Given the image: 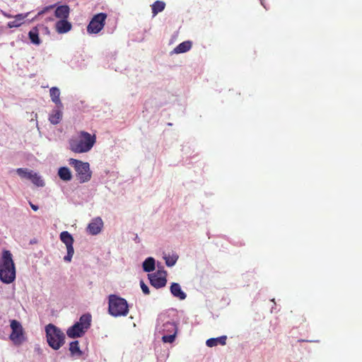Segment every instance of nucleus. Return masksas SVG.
<instances>
[{"instance_id":"f257e3e1","label":"nucleus","mask_w":362,"mask_h":362,"mask_svg":"<svg viewBox=\"0 0 362 362\" xmlns=\"http://www.w3.org/2000/svg\"><path fill=\"white\" fill-rule=\"evenodd\" d=\"M96 142L95 134L81 131L78 137L69 141V146L71 151L76 153H87L91 150Z\"/></svg>"},{"instance_id":"f03ea898","label":"nucleus","mask_w":362,"mask_h":362,"mask_svg":"<svg viewBox=\"0 0 362 362\" xmlns=\"http://www.w3.org/2000/svg\"><path fill=\"white\" fill-rule=\"evenodd\" d=\"M16 279V267L9 250H4L0 258V280L11 284Z\"/></svg>"},{"instance_id":"7ed1b4c3","label":"nucleus","mask_w":362,"mask_h":362,"mask_svg":"<svg viewBox=\"0 0 362 362\" xmlns=\"http://www.w3.org/2000/svg\"><path fill=\"white\" fill-rule=\"evenodd\" d=\"M47 341L50 347L58 350L64 344L65 335L57 326L49 324L45 327Z\"/></svg>"},{"instance_id":"20e7f679","label":"nucleus","mask_w":362,"mask_h":362,"mask_svg":"<svg viewBox=\"0 0 362 362\" xmlns=\"http://www.w3.org/2000/svg\"><path fill=\"white\" fill-rule=\"evenodd\" d=\"M109 313L114 317L126 316L129 313V306L124 298L116 295L109 296Z\"/></svg>"},{"instance_id":"39448f33","label":"nucleus","mask_w":362,"mask_h":362,"mask_svg":"<svg viewBox=\"0 0 362 362\" xmlns=\"http://www.w3.org/2000/svg\"><path fill=\"white\" fill-rule=\"evenodd\" d=\"M69 163L74 168L76 177L81 183L87 182L91 179L92 172L88 163L74 158H70Z\"/></svg>"},{"instance_id":"423d86ee","label":"nucleus","mask_w":362,"mask_h":362,"mask_svg":"<svg viewBox=\"0 0 362 362\" xmlns=\"http://www.w3.org/2000/svg\"><path fill=\"white\" fill-rule=\"evenodd\" d=\"M107 14L100 13L95 15L87 26V32L90 34L98 33L105 25Z\"/></svg>"},{"instance_id":"0eeeda50","label":"nucleus","mask_w":362,"mask_h":362,"mask_svg":"<svg viewBox=\"0 0 362 362\" xmlns=\"http://www.w3.org/2000/svg\"><path fill=\"white\" fill-rule=\"evenodd\" d=\"M11 328L12 329L10 334L11 340L15 344H21L25 339L24 330L22 325L18 321L13 320L11 321Z\"/></svg>"},{"instance_id":"6e6552de","label":"nucleus","mask_w":362,"mask_h":362,"mask_svg":"<svg viewBox=\"0 0 362 362\" xmlns=\"http://www.w3.org/2000/svg\"><path fill=\"white\" fill-rule=\"evenodd\" d=\"M60 240L66 245L67 250V255L64 256V259L65 262H71V258L74 253L73 247L74 238L68 231H63L60 234Z\"/></svg>"},{"instance_id":"1a4fd4ad","label":"nucleus","mask_w":362,"mask_h":362,"mask_svg":"<svg viewBox=\"0 0 362 362\" xmlns=\"http://www.w3.org/2000/svg\"><path fill=\"white\" fill-rule=\"evenodd\" d=\"M151 285L156 288L164 287L166 285V272L158 270L157 272L148 275Z\"/></svg>"},{"instance_id":"9d476101","label":"nucleus","mask_w":362,"mask_h":362,"mask_svg":"<svg viewBox=\"0 0 362 362\" xmlns=\"http://www.w3.org/2000/svg\"><path fill=\"white\" fill-rule=\"evenodd\" d=\"M103 227V221L102 218L100 217H96L88 225L87 232L92 235H95L100 233Z\"/></svg>"},{"instance_id":"9b49d317","label":"nucleus","mask_w":362,"mask_h":362,"mask_svg":"<svg viewBox=\"0 0 362 362\" xmlns=\"http://www.w3.org/2000/svg\"><path fill=\"white\" fill-rule=\"evenodd\" d=\"M45 29L47 30V28L44 26L43 25H38L34 28H33L28 33L29 39L31 42L34 45H40L41 41L39 37L40 30Z\"/></svg>"},{"instance_id":"f8f14e48","label":"nucleus","mask_w":362,"mask_h":362,"mask_svg":"<svg viewBox=\"0 0 362 362\" xmlns=\"http://www.w3.org/2000/svg\"><path fill=\"white\" fill-rule=\"evenodd\" d=\"M86 332V331L82 328L79 324L75 323L67 329L66 334L70 338H77L83 336Z\"/></svg>"},{"instance_id":"ddd939ff","label":"nucleus","mask_w":362,"mask_h":362,"mask_svg":"<svg viewBox=\"0 0 362 362\" xmlns=\"http://www.w3.org/2000/svg\"><path fill=\"white\" fill-rule=\"evenodd\" d=\"M71 24L66 19H62L56 23L55 28L58 33L62 34L69 32L71 29Z\"/></svg>"},{"instance_id":"4468645a","label":"nucleus","mask_w":362,"mask_h":362,"mask_svg":"<svg viewBox=\"0 0 362 362\" xmlns=\"http://www.w3.org/2000/svg\"><path fill=\"white\" fill-rule=\"evenodd\" d=\"M170 292L173 296L178 298L180 300L186 298V293L182 291L181 287L177 283H173L170 286Z\"/></svg>"},{"instance_id":"2eb2a0df","label":"nucleus","mask_w":362,"mask_h":362,"mask_svg":"<svg viewBox=\"0 0 362 362\" xmlns=\"http://www.w3.org/2000/svg\"><path fill=\"white\" fill-rule=\"evenodd\" d=\"M69 7L66 5H62L55 9L54 14L58 18L66 19L69 17Z\"/></svg>"},{"instance_id":"dca6fc26","label":"nucleus","mask_w":362,"mask_h":362,"mask_svg":"<svg viewBox=\"0 0 362 362\" xmlns=\"http://www.w3.org/2000/svg\"><path fill=\"white\" fill-rule=\"evenodd\" d=\"M227 337L223 335L217 338H211L206 340V344L209 347L216 346L218 344L226 345Z\"/></svg>"},{"instance_id":"f3484780","label":"nucleus","mask_w":362,"mask_h":362,"mask_svg":"<svg viewBox=\"0 0 362 362\" xmlns=\"http://www.w3.org/2000/svg\"><path fill=\"white\" fill-rule=\"evenodd\" d=\"M58 175L59 178L65 182L70 181L72 179L71 170L67 167H61L58 170Z\"/></svg>"},{"instance_id":"a211bd4d","label":"nucleus","mask_w":362,"mask_h":362,"mask_svg":"<svg viewBox=\"0 0 362 362\" xmlns=\"http://www.w3.org/2000/svg\"><path fill=\"white\" fill-rule=\"evenodd\" d=\"M49 94L52 100L57 105L62 107V103L60 100V91L59 89L57 87H52L49 90Z\"/></svg>"},{"instance_id":"6ab92c4d","label":"nucleus","mask_w":362,"mask_h":362,"mask_svg":"<svg viewBox=\"0 0 362 362\" xmlns=\"http://www.w3.org/2000/svg\"><path fill=\"white\" fill-rule=\"evenodd\" d=\"M191 41H185L179 44L173 50L175 54L185 53L192 48Z\"/></svg>"},{"instance_id":"aec40b11","label":"nucleus","mask_w":362,"mask_h":362,"mask_svg":"<svg viewBox=\"0 0 362 362\" xmlns=\"http://www.w3.org/2000/svg\"><path fill=\"white\" fill-rule=\"evenodd\" d=\"M62 118V112L59 109H55L52 111L49 116V121L53 124H57L60 122Z\"/></svg>"},{"instance_id":"412c9836","label":"nucleus","mask_w":362,"mask_h":362,"mask_svg":"<svg viewBox=\"0 0 362 362\" xmlns=\"http://www.w3.org/2000/svg\"><path fill=\"white\" fill-rule=\"evenodd\" d=\"M90 322H91V316L89 314H85L83 315L80 319L79 321L77 322V324H79V325L83 328L86 331L88 330V329L90 326Z\"/></svg>"},{"instance_id":"4be33fe9","label":"nucleus","mask_w":362,"mask_h":362,"mask_svg":"<svg viewBox=\"0 0 362 362\" xmlns=\"http://www.w3.org/2000/svg\"><path fill=\"white\" fill-rule=\"evenodd\" d=\"M165 4L161 1H156L151 5L153 16H156L158 13L165 9Z\"/></svg>"},{"instance_id":"5701e85b","label":"nucleus","mask_w":362,"mask_h":362,"mask_svg":"<svg viewBox=\"0 0 362 362\" xmlns=\"http://www.w3.org/2000/svg\"><path fill=\"white\" fill-rule=\"evenodd\" d=\"M143 269L144 272H151L155 269V259L153 257H148L143 262Z\"/></svg>"},{"instance_id":"b1692460","label":"nucleus","mask_w":362,"mask_h":362,"mask_svg":"<svg viewBox=\"0 0 362 362\" xmlns=\"http://www.w3.org/2000/svg\"><path fill=\"white\" fill-rule=\"evenodd\" d=\"M69 351L72 356H81L82 355V351L80 349L78 341H74L70 343Z\"/></svg>"},{"instance_id":"393cba45","label":"nucleus","mask_w":362,"mask_h":362,"mask_svg":"<svg viewBox=\"0 0 362 362\" xmlns=\"http://www.w3.org/2000/svg\"><path fill=\"white\" fill-rule=\"evenodd\" d=\"M28 180H30L34 185L38 187H42L45 185V182L40 177V176H39L36 173L34 172L31 177L29 178Z\"/></svg>"},{"instance_id":"a878e982","label":"nucleus","mask_w":362,"mask_h":362,"mask_svg":"<svg viewBox=\"0 0 362 362\" xmlns=\"http://www.w3.org/2000/svg\"><path fill=\"white\" fill-rule=\"evenodd\" d=\"M16 172L21 177H25L27 179L30 178L33 173V171L24 168H18Z\"/></svg>"},{"instance_id":"bb28decb","label":"nucleus","mask_w":362,"mask_h":362,"mask_svg":"<svg viewBox=\"0 0 362 362\" xmlns=\"http://www.w3.org/2000/svg\"><path fill=\"white\" fill-rule=\"evenodd\" d=\"M177 334V332H174L173 334L168 335H163L162 337V340L164 343H173Z\"/></svg>"},{"instance_id":"cd10ccee","label":"nucleus","mask_w":362,"mask_h":362,"mask_svg":"<svg viewBox=\"0 0 362 362\" xmlns=\"http://www.w3.org/2000/svg\"><path fill=\"white\" fill-rule=\"evenodd\" d=\"M164 330L172 332L173 333L174 332H177V327L176 325L174 322H166L164 324Z\"/></svg>"},{"instance_id":"c85d7f7f","label":"nucleus","mask_w":362,"mask_h":362,"mask_svg":"<svg viewBox=\"0 0 362 362\" xmlns=\"http://www.w3.org/2000/svg\"><path fill=\"white\" fill-rule=\"evenodd\" d=\"M54 6H52H52H48L45 7L43 9H42L41 11H40L37 13V16H36V17H35V18H38V17H40V16H42L43 14H45V13H48V12L51 11L54 8Z\"/></svg>"},{"instance_id":"c756f323","label":"nucleus","mask_w":362,"mask_h":362,"mask_svg":"<svg viewBox=\"0 0 362 362\" xmlns=\"http://www.w3.org/2000/svg\"><path fill=\"white\" fill-rule=\"evenodd\" d=\"M165 264L168 267H172L173 266L175 263H176V261H177V258H175L173 257H165Z\"/></svg>"},{"instance_id":"7c9ffc66","label":"nucleus","mask_w":362,"mask_h":362,"mask_svg":"<svg viewBox=\"0 0 362 362\" xmlns=\"http://www.w3.org/2000/svg\"><path fill=\"white\" fill-rule=\"evenodd\" d=\"M140 286H141V288L144 294L148 295L150 293L148 287L147 286L146 284H145V283L143 281H140Z\"/></svg>"},{"instance_id":"2f4dec72","label":"nucleus","mask_w":362,"mask_h":362,"mask_svg":"<svg viewBox=\"0 0 362 362\" xmlns=\"http://www.w3.org/2000/svg\"><path fill=\"white\" fill-rule=\"evenodd\" d=\"M25 17L26 16H24L23 14H18L17 16H16V18L17 21H23Z\"/></svg>"},{"instance_id":"473e14b6","label":"nucleus","mask_w":362,"mask_h":362,"mask_svg":"<svg viewBox=\"0 0 362 362\" xmlns=\"http://www.w3.org/2000/svg\"><path fill=\"white\" fill-rule=\"evenodd\" d=\"M30 206L33 210L35 211L38 210V206L37 205L33 204L32 202H30Z\"/></svg>"},{"instance_id":"72a5a7b5","label":"nucleus","mask_w":362,"mask_h":362,"mask_svg":"<svg viewBox=\"0 0 362 362\" xmlns=\"http://www.w3.org/2000/svg\"><path fill=\"white\" fill-rule=\"evenodd\" d=\"M21 23H18V24H16V25H11V23H9V27L10 28H12L13 26H18Z\"/></svg>"}]
</instances>
